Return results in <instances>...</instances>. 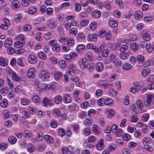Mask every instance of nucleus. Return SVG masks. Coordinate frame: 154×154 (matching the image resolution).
I'll use <instances>...</instances> for the list:
<instances>
[{
	"instance_id": "obj_1",
	"label": "nucleus",
	"mask_w": 154,
	"mask_h": 154,
	"mask_svg": "<svg viewBox=\"0 0 154 154\" xmlns=\"http://www.w3.org/2000/svg\"><path fill=\"white\" fill-rule=\"evenodd\" d=\"M39 76L43 81H46L50 77V74L49 72L45 70H42L39 75Z\"/></svg>"
},
{
	"instance_id": "obj_2",
	"label": "nucleus",
	"mask_w": 154,
	"mask_h": 154,
	"mask_svg": "<svg viewBox=\"0 0 154 154\" xmlns=\"http://www.w3.org/2000/svg\"><path fill=\"white\" fill-rule=\"evenodd\" d=\"M154 103V95L152 94H147L146 101H144V105L146 106H149Z\"/></svg>"
},
{
	"instance_id": "obj_3",
	"label": "nucleus",
	"mask_w": 154,
	"mask_h": 154,
	"mask_svg": "<svg viewBox=\"0 0 154 154\" xmlns=\"http://www.w3.org/2000/svg\"><path fill=\"white\" fill-rule=\"evenodd\" d=\"M77 69V67L75 65L71 64L69 67V70L67 71V73L69 75H73L76 73V71Z\"/></svg>"
},
{
	"instance_id": "obj_4",
	"label": "nucleus",
	"mask_w": 154,
	"mask_h": 154,
	"mask_svg": "<svg viewBox=\"0 0 154 154\" xmlns=\"http://www.w3.org/2000/svg\"><path fill=\"white\" fill-rule=\"evenodd\" d=\"M8 63V60L6 58L0 57V66L2 67L7 66Z\"/></svg>"
},
{
	"instance_id": "obj_5",
	"label": "nucleus",
	"mask_w": 154,
	"mask_h": 154,
	"mask_svg": "<svg viewBox=\"0 0 154 154\" xmlns=\"http://www.w3.org/2000/svg\"><path fill=\"white\" fill-rule=\"evenodd\" d=\"M98 35L97 34L95 33L90 34L87 35V39L88 41L91 42L92 41H95Z\"/></svg>"
},
{
	"instance_id": "obj_6",
	"label": "nucleus",
	"mask_w": 154,
	"mask_h": 154,
	"mask_svg": "<svg viewBox=\"0 0 154 154\" xmlns=\"http://www.w3.org/2000/svg\"><path fill=\"white\" fill-rule=\"evenodd\" d=\"M28 60L30 63L33 64L36 62L37 58L36 57L35 55L31 54L28 56Z\"/></svg>"
},
{
	"instance_id": "obj_7",
	"label": "nucleus",
	"mask_w": 154,
	"mask_h": 154,
	"mask_svg": "<svg viewBox=\"0 0 154 154\" xmlns=\"http://www.w3.org/2000/svg\"><path fill=\"white\" fill-rule=\"evenodd\" d=\"M63 101L65 103H70L71 101L72 98L70 95L68 94H65L63 96Z\"/></svg>"
},
{
	"instance_id": "obj_8",
	"label": "nucleus",
	"mask_w": 154,
	"mask_h": 154,
	"mask_svg": "<svg viewBox=\"0 0 154 154\" xmlns=\"http://www.w3.org/2000/svg\"><path fill=\"white\" fill-rule=\"evenodd\" d=\"M35 71V69L34 68H31L29 69L26 76L29 78L34 77V73Z\"/></svg>"
},
{
	"instance_id": "obj_9",
	"label": "nucleus",
	"mask_w": 154,
	"mask_h": 154,
	"mask_svg": "<svg viewBox=\"0 0 154 154\" xmlns=\"http://www.w3.org/2000/svg\"><path fill=\"white\" fill-rule=\"evenodd\" d=\"M48 26L51 29H54L56 26V23L52 20H48L47 22Z\"/></svg>"
},
{
	"instance_id": "obj_10",
	"label": "nucleus",
	"mask_w": 154,
	"mask_h": 154,
	"mask_svg": "<svg viewBox=\"0 0 154 154\" xmlns=\"http://www.w3.org/2000/svg\"><path fill=\"white\" fill-rule=\"evenodd\" d=\"M85 56L86 60L91 61L93 60L92 53L91 51L87 52L85 54Z\"/></svg>"
},
{
	"instance_id": "obj_11",
	"label": "nucleus",
	"mask_w": 154,
	"mask_h": 154,
	"mask_svg": "<svg viewBox=\"0 0 154 154\" xmlns=\"http://www.w3.org/2000/svg\"><path fill=\"white\" fill-rule=\"evenodd\" d=\"M44 139L48 143H51L54 141L52 137L48 135H45L44 137Z\"/></svg>"
},
{
	"instance_id": "obj_12",
	"label": "nucleus",
	"mask_w": 154,
	"mask_h": 154,
	"mask_svg": "<svg viewBox=\"0 0 154 154\" xmlns=\"http://www.w3.org/2000/svg\"><path fill=\"white\" fill-rule=\"evenodd\" d=\"M11 77L12 79L16 82H19L20 80V78L15 72H11Z\"/></svg>"
},
{
	"instance_id": "obj_13",
	"label": "nucleus",
	"mask_w": 154,
	"mask_h": 154,
	"mask_svg": "<svg viewBox=\"0 0 154 154\" xmlns=\"http://www.w3.org/2000/svg\"><path fill=\"white\" fill-rule=\"evenodd\" d=\"M12 44V39L11 38H8L5 41L4 44L5 47L6 48H10Z\"/></svg>"
},
{
	"instance_id": "obj_14",
	"label": "nucleus",
	"mask_w": 154,
	"mask_h": 154,
	"mask_svg": "<svg viewBox=\"0 0 154 154\" xmlns=\"http://www.w3.org/2000/svg\"><path fill=\"white\" fill-rule=\"evenodd\" d=\"M62 97L60 95L57 96L54 98V102L57 104H61L62 103Z\"/></svg>"
},
{
	"instance_id": "obj_15",
	"label": "nucleus",
	"mask_w": 154,
	"mask_h": 154,
	"mask_svg": "<svg viewBox=\"0 0 154 154\" xmlns=\"http://www.w3.org/2000/svg\"><path fill=\"white\" fill-rule=\"evenodd\" d=\"M92 15L93 17L95 18H97L100 17L101 13L98 10H95L92 13Z\"/></svg>"
},
{
	"instance_id": "obj_16",
	"label": "nucleus",
	"mask_w": 154,
	"mask_h": 154,
	"mask_svg": "<svg viewBox=\"0 0 154 154\" xmlns=\"http://www.w3.org/2000/svg\"><path fill=\"white\" fill-rule=\"evenodd\" d=\"M85 38L86 35L82 32H79L76 35V38L79 41H82Z\"/></svg>"
},
{
	"instance_id": "obj_17",
	"label": "nucleus",
	"mask_w": 154,
	"mask_h": 154,
	"mask_svg": "<svg viewBox=\"0 0 154 154\" xmlns=\"http://www.w3.org/2000/svg\"><path fill=\"white\" fill-rule=\"evenodd\" d=\"M103 139H101L97 144V148L98 150H100L103 149Z\"/></svg>"
},
{
	"instance_id": "obj_18",
	"label": "nucleus",
	"mask_w": 154,
	"mask_h": 154,
	"mask_svg": "<svg viewBox=\"0 0 154 154\" xmlns=\"http://www.w3.org/2000/svg\"><path fill=\"white\" fill-rule=\"evenodd\" d=\"M9 143L11 144H14L17 142V140L16 137L13 136H11L8 138Z\"/></svg>"
},
{
	"instance_id": "obj_19",
	"label": "nucleus",
	"mask_w": 154,
	"mask_h": 154,
	"mask_svg": "<svg viewBox=\"0 0 154 154\" xmlns=\"http://www.w3.org/2000/svg\"><path fill=\"white\" fill-rule=\"evenodd\" d=\"M113 100L110 98H108L105 100L104 99V103L106 105H112L113 103Z\"/></svg>"
},
{
	"instance_id": "obj_20",
	"label": "nucleus",
	"mask_w": 154,
	"mask_h": 154,
	"mask_svg": "<svg viewBox=\"0 0 154 154\" xmlns=\"http://www.w3.org/2000/svg\"><path fill=\"white\" fill-rule=\"evenodd\" d=\"M27 149L29 152L32 153L35 150V148L32 144L29 143L27 145Z\"/></svg>"
},
{
	"instance_id": "obj_21",
	"label": "nucleus",
	"mask_w": 154,
	"mask_h": 154,
	"mask_svg": "<svg viewBox=\"0 0 154 154\" xmlns=\"http://www.w3.org/2000/svg\"><path fill=\"white\" fill-rule=\"evenodd\" d=\"M36 12V8L34 6L30 7L28 11V13L30 14H35Z\"/></svg>"
},
{
	"instance_id": "obj_22",
	"label": "nucleus",
	"mask_w": 154,
	"mask_h": 154,
	"mask_svg": "<svg viewBox=\"0 0 154 154\" xmlns=\"http://www.w3.org/2000/svg\"><path fill=\"white\" fill-rule=\"evenodd\" d=\"M60 47L58 44H55L52 48V51L55 52H57L60 51Z\"/></svg>"
},
{
	"instance_id": "obj_23",
	"label": "nucleus",
	"mask_w": 154,
	"mask_h": 154,
	"mask_svg": "<svg viewBox=\"0 0 154 154\" xmlns=\"http://www.w3.org/2000/svg\"><path fill=\"white\" fill-rule=\"evenodd\" d=\"M32 133L29 131L26 130L24 131L23 133V136L25 137L30 138L32 136Z\"/></svg>"
},
{
	"instance_id": "obj_24",
	"label": "nucleus",
	"mask_w": 154,
	"mask_h": 154,
	"mask_svg": "<svg viewBox=\"0 0 154 154\" xmlns=\"http://www.w3.org/2000/svg\"><path fill=\"white\" fill-rule=\"evenodd\" d=\"M21 103L23 105H27L30 103V101L27 99L23 98L21 100Z\"/></svg>"
},
{
	"instance_id": "obj_25",
	"label": "nucleus",
	"mask_w": 154,
	"mask_h": 154,
	"mask_svg": "<svg viewBox=\"0 0 154 154\" xmlns=\"http://www.w3.org/2000/svg\"><path fill=\"white\" fill-rule=\"evenodd\" d=\"M143 39L146 41H149L151 39L150 36L147 32L144 33L142 35Z\"/></svg>"
},
{
	"instance_id": "obj_26",
	"label": "nucleus",
	"mask_w": 154,
	"mask_h": 154,
	"mask_svg": "<svg viewBox=\"0 0 154 154\" xmlns=\"http://www.w3.org/2000/svg\"><path fill=\"white\" fill-rule=\"evenodd\" d=\"M138 120L139 118L136 114H133L130 118V121L131 122H136Z\"/></svg>"
},
{
	"instance_id": "obj_27",
	"label": "nucleus",
	"mask_w": 154,
	"mask_h": 154,
	"mask_svg": "<svg viewBox=\"0 0 154 154\" xmlns=\"http://www.w3.org/2000/svg\"><path fill=\"white\" fill-rule=\"evenodd\" d=\"M85 48V46L83 44L79 45L76 48V51L77 52L80 53Z\"/></svg>"
},
{
	"instance_id": "obj_28",
	"label": "nucleus",
	"mask_w": 154,
	"mask_h": 154,
	"mask_svg": "<svg viewBox=\"0 0 154 154\" xmlns=\"http://www.w3.org/2000/svg\"><path fill=\"white\" fill-rule=\"evenodd\" d=\"M93 131L97 134H99L100 133L99 127H97V125L94 124L93 125L92 128Z\"/></svg>"
},
{
	"instance_id": "obj_29",
	"label": "nucleus",
	"mask_w": 154,
	"mask_h": 154,
	"mask_svg": "<svg viewBox=\"0 0 154 154\" xmlns=\"http://www.w3.org/2000/svg\"><path fill=\"white\" fill-rule=\"evenodd\" d=\"M103 65L102 63L99 62L97 63L96 66V69L98 71L101 72L103 69Z\"/></svg>"
},
{
	"instance_id": "obj_30",
	"label": "nucleus",
	"mask_w": 154,
	"mask_h": 154,
	"mask_svg": "<svg viewBox=\"0 0 154 154\" xmlns=\"http://www.w3.org/2000/svg\"><path fill=\"white\" fill-rule=\"evenodd\" d=\"M83 133L86 136L89 135L91 133V130L89 127L85 128L83 131Z\"/></svg>"
},
{
	"instance_id": "obj_31",
	"label": "nucleus",
	"mask_w": 154,
	"mask_h": 154,
	"mask_svg": "<svg viewBox=\"0 0 154 154\" xmlns=\"http://www.w3.org/2000/svg\"><path fill=\"white\" fill-rule=\"evenodd\" d=\"M131 49L134 51H137L139 49V45L135 43H133L131 45Z\"/></svg>"
},
{
	"instance_id": "obj_32",
	"label": "nucleus",
	"mask_w": 154,
	"mask_h": 154,
	"mask_svg": "<svg viewBox=\"0 0 154 154\" xmlns=\"http://www.w3.org/2000/svg\"><path fill=\"white\" fill-rule=\"evenodd\" d=\"M51 101L48 99L47 98L45 97L44 98L43 101V104L44 106H46L48 105H51Z\"/></svg>"
},
{
	"instance_id": "obj_33",
	"label": "nucleus",
	"mask_w": 154,
	"mask_h": 154,
	"mask_svg": "<svg viewBox=\"0 0 154 154\" xmlns=\"http://www.w3.org/2000/svg\"><path fill=\"white\" fill-rule=\"evenodd\" d=\"M53 115L57 116H60V110L58 108H55L52 111Z\"/></svg>"
},
{
	"instance_id": "obj_34",
	"label": "nucleus",
	"mask_w": 154,
	"mask_h": 154,
	"mask_svg": "<svg viewBox=\"0 0 154 154\" xmlns=\"http://www.w3.org/2000/svg\"><path fill=\"white\" fill-rule=\"evenodd\" d=\"M38 56L40 58L44 60H46L47 58L45 54L42 51L40 52L38 54Z\"/></svg>"
},
{
	"instance_id": "obj_35",
	"label": "nucleus",
	"mask_w": 154,
	"mask_h": 154,
	"mask_svg": "<svg viewBox=\"0 0 154 154\" xmlns=\"http://www.w3.org/2000/svg\"><path fill=\"white\" fill-rule=\"evenodd\" d=\"M129 57V54L128 53H121L119 54V57L122 60L127 59Z\"/></svg>"
},
{
	"instance_id": "obj_36",
	"label": "nucleus",
	"mask_w": 154,
	"mask_h": 154,
	"mask_svg": "<svg viewBox=\"0 0 154 154\" xmlns=\"http://www.w3.org/2000/svg\"><path fill=\"white\" fill-rule=\"evenodd\" d=\"M62 76V73L60 72H57L55 75L54 79L56 80L57 81L60 80Z\"/></svg>"
},
{
	"instance_id": "obj_37",
	"label": "nucleus",
	"mask_w": 154,
	"mask_h": 154,
	"mask_svg": "<svg viewBox=\"0 0 154 154\" xmlns=\"http://www.w3.org/2000/svg\"><path fill=\"white\" fill-rule=\"evenodd\" d=\"M150 72L149 69L146 68L143 69L142 71V75L143 76L145 77L148 75Z\"/></svg>"
},
{
	"instance_id": "obj_38",
	"label": "nucleus",
	"mask_w": 154,
	"mask_h": 154,
	"mask_svg": "<svg viewBox=\"0 0 154 154\" xmlns=\"http://www.w3.org/2000/svg\"><path fill=\"white\" fill-rule=\"evenodd\" d=\"M28 110L29 112L32 114H34L36 113L37 109L35 108H32L30 106L28 107Z\"/></svg>"
},
{
	"instance_id": "obj_39",
	"label": "nucleus",
	"mask_w": 154,
	"mask_h": 154,
	"mask_svg": "<svg viewBox=\"0 0 154 154\" xmlns=\"http://www.w3.org/2000/svg\"><path fill=\"white\" fill-rule=\"evenodd\" d=\"M109 25L112 27H116L118 26L117 22L114 20H110L109 22Z\"/></svg>"
},
{
	"instance_id": "obj_40",
	"label": "nucleus",
	"mask_w": 154,
	"mask_h": 154,
	"mask_svg": "<svg viewBox=\"0 0 154 154\" xmlns=\"http://www.w3.org/2000/svg\"><path fill=\"white\" fill-rule=\"evenodd\" d=\"M123 140L126 141H128L131 138L130 135L128 134H124L122 136Z\"/></svg>"
},
{
	"instance_id": "obj_41",
	"label": "nucleus",
	"mask_w": 154,
	"mask_h": 154,
	"mask_svg": "<svg viewBox=\"0 0 154 154\" xmlns=\"http://www.w3.org/2000/svg\"><path fill=\"white\" fill-rule=\"evenodd\" d=\"M12 5L15 8H17L19 7L20 4L19 2L17 0H14L12 2Z\"/></svg>"
},
{
	"instance_id": "obj_42",
	"label": "nucleus",
	"mask_w": 154,
	"mask_h": 154,
	"mask_svg": "<svg viewBox=\"0 0 154 154\" xmlns=\"http://www.w3.org/2000/svg\"><path fill=\"white\" fill-rule=\"evenodd\" d=\"M143 16V14L140 11L137 12L134 14L135 18L137 19H139L141 18Z\"/></svg>"
},
{
	"instance_id": "obj_43",
	"label": "nucleus",
	"mask_w": 154,
	"mask_h": 154,
	"mask_svg": "<svg viewBox=\"0 0 154 154\" xmlns=\"http://www.w3.org/2000/svg\"><path fill=\"white\" fill-rule=\"evenodd\" d=\"M137 105L138 107L140 109L142 110L143 107V103L142 101L138 100L137 101Z\"/></svg>"
},
{
	"instance_id": "obj_44",
	"label": "nucleus",
	"mask_w": 154,
	"mask_h": 154,
	"mask_svg": "<svg viewBox=\"0 0 154 154\" xmlns=\"http://www.w3.org/2000/svg\"><path fill=\"white\" fill-rule=\"evenodd\" d=\"M136 58L137 61L139 62H143L145 61L144 57L143 56L139 55Z\"/></svg>"
},
{
	"instance_id": "obj_45",
	"label": "nucleus",
	"mask_w": 154,
	"mask_h": 154,
	"mask_svg": "<svg viewBox=\"0 0 154 154\" xmlns=\"http://www.w3.org/2000/svg\"><path fill=\"white\" fill-rule=\"evenodd\" d=\"M100 85L103 87L104 88H106L108 85V83L106 81L102 80L100 82Z\"/></svg>"
},
{
	"instance_id": "obj_46",
	"label": "nucleus",
	"mask_w": 154,
	"mask_h": 154,
	"mask_svg": "<svg viewBox=\"0 0 154 154\" xmlns=\"http://www.w3.org/2000/svg\"><path fill=\"white\" fill-rule=\"evenodd\" d=\"M50 126L54 128H56L58 125L57 122L54 120H51L50 123Z\"/></svg>"
},
{
	"instance_id": "obj_47",
	"label": "nucleus",
	"mask_w": 154,
	"mask_h": 154,
	"mask_svg": "<svg viewBox=\"0 0 154 154\" xmlns=\"http://www.w3.org/2000/svg\"><path fill=\"white\" fill-rule=\"evenodd\" d=\"M32 100L35 103H38L40 102V97L37 95H35L33 97Z\"/></svg>"
},
{
	"instance_id": "obj_48",
	"label": "nucleus",
	"mask_w": 154,
	"mask_h": 154,
	"mask_svg": "<svg viewBox=\"0 0 154 154\" xmlns=\"http://www.w3.org/2000/svg\"><path fill=\"white\" fill-rule=\"evenodd\" d=\"M122 67L125 70H127L131 69L132 66L129 63H126L123 65Z\"/></svg>"
},
{
	"instance_id": "obj_49",
	"label": "nucleus",
	"mask_w": 154,
	"mask_h": 154,
	"mask_svg": "<svg viewBox=\"0 0 154 154\" xmlns=\"http://www.w3.org/2000/svg\"><path fill=\"white\" fill-rule=\"evenodd\" d=\"M8 144L5 142H3L0 144V149L4 150L7 148Z\"/></svg>"
},
{
	"instance_id": "obj_50",
	"label": "nucleus",
	"mask_w": 154,
	"mask_h": 154,
	"mask_svg": "<svg viewBox=\"0 0 154 154\" xmlns=\"http://www.w3.org/2000/svg\"><path fill=\"white\" fill-rule=\"evenodd\" d=\"M67 43L69 46H72L74 43V41L72 38H69L67 39Z\"/></svg>"
},
{
	"instance_id": "obj_51",
	"label": "nucleus",
	"mask_w": 154,
	"mask_h": 154,
	"mask_svg": "<svg viewBox=\"0 0 154 154\" xmlns=\"http://www.w3.org/2000/svg\"><path fill=\"white\" fill-rule=\"evenodd\" d=\"M24 44V43L17 41L15 43L14 45L16 47L19 48L22 47Z\"/></svg>"
},
{
	"instance_id": "obj_52",
	"label": "nucleus",
	"mask_w": 154,
	"mask_h": 154,
	"mask_svg": "<svg viewBox=\"0 0 154 154\" xmlns=\"http://www.w3.org/2000/svg\"><path fill=\"white\" fill-rule=\"evenodd\" d=\"M128 46L126 45H123L121 47L120 51L122 53H123L128 49Z\"/></svg>"
},
{
	"instance_id": "obj_53",
	"label": "nucleus",
	"mask_w": 154,
	"mask_h": 154,
	"mask_svg": "<svg viewBox=\"0 0 154 154\" xmlns=\"http://www.w3.org/2000/svg\"><path fill=\"white\" fill-rule=\"evenodd\" d=\"M2 114L4 116V119H6L10 116V114L8 110H4Z\"/></svg>"
},
{
	"instance_id": "obj_54",
	"label": "nucleus",
	"mask_w": 154,
	"mask_h": 154,
	"mask_svg": "<svg viewBox=\"0 0 154 154\" xmlns=\"http://www.w3.org/2000/svg\"><path fill=\"white\" fill-rule=\"evenodd\" d=\"M87 116L86 112L84 111H81L79 112L78 117L81 119H83L85 118Z\"/></svg>"
},
{
	"instance_id": "obj_55",
	"label": "nucleus",
	"mask_w": 154,
	"mask_h": 154,
	"mask_svg": "<svg viewBox=\"0 0 154 154\" xmlns=\"http://www.w3.org/2000/svg\"><path fill=\"white\" fill-rule=\"evenodd\" d=\"M113 63L116 66L118 67L121 66L122 64V63L121 61L120 60L117 59L115 60Z\"/></svg>"
},
{
	"instance_id": "obj_56",
	"label": "nucleus",
	"mask_w": 154,
	"mask_h": 154,
	"mask_svg": "<svg viewBox=\"0 0 154 154\" xmlns=\"http://www.w3.org/2000/svg\"><path fill=\"white\" fill-rule=\"evenodd\" d=\"M104 6L106 8L109 10H110L111 8V6L109 2L108 1L105 2L104 4Z\"/></svg>"
},
{
	"instance_id": "obj_57",
	"label": "nucleus",
	"mask_w": 154,
	"mask_h": 154,
	"mask_svg": "<svg viewBox=\"0 0 154 154\" xmlns=\"http://www.w3.org/2000/svg\"><path fill=\"white\" fill-rule=\"evenodd\" d=\"M45 38L47 40H49L52 38L51 33V32L46 33L44 35Z\"/></svg>"
},
{
	"instance_id": "obj_58",
	"label": "nucleus",
	"mask_w": 154,
	"mask_h": 154,
	"mask_svg": "<svg viewBox=\"0 0 154 154\" xmlns=\"http://www.w3.org/2000/svg\"><path fill=\"white\" fill-rule=\"evenodd\" d=\"M31 29V26L28 24H26L24 25L23 29L25 32H27L30 30Z\"/></svg>"
},
{
	"instance_id": "obj_59",
	"label": "nucleus",
	"mask_w": 154,
	"mask_h": 154,
	"mask_svg": "<svg viewBox=\"0 0 154 154\" xmlns=\"http://www.w3.org/2000/svg\"><path fill=\"white\" fill-rule=\"evenodd\" d=\"M59 65L61 68H64L66 66V64L64 60H62L59 62Z\"/></svg>"
},
{
	"instance_id": "obj_60",
	"label": "nucleus",
	"mask_w": 154,
	"mask_h": 154,
	"mask_svg": "<svg viewBox=\"0 0 154 154\" xmlns=\"http://www.w3.org/2000/svg\"><path fill=\"white\" fill-rule=\"evenodd\" d=\"M151 139L149 137H146L143 139L142 143L144 145L147 144L150 140Z\"/></svg>"
},
{
	"instance_id": "obj_61",
	"label": "nucleus",
	"mask_w": 154,
	"mask_h": 154,
	"mask_svg": "<svg viewBox=\"0 0 154 154\" xmlns=\"http://www.w3.org/2000/svg\"><path fill=\"white\" fill-rule=\"evenodd\" d=\"M96 140L95 137L94 136L91 135L88 138V141L89 143H92L95 141Z\"/></svg>"
},
{
	"instance_id": "obj_62",
	"label": "nucleus",
	"mask_w": 154,
	"mask_h": 154,
	"mask_svg": "<svg viewBox=\"0 0 154 154\" xmlns=\"http://www.w3.org/2000/svg\"><path fill=\"white\" fill-rule=\"evenodd\" d=\"M116 148V146L114 144H110L109 145L107 150H108L109 152L114 151Z\"/></svg>"
},
{
	"instance_id": "obj_63",
	"label": "nucleus",
	"mask_w": 154,
	"mask_h": 154,
	"mask_svg": "<svg viewBox=\"0 0 154 154\" xmlns=\"http://www.w3.org/2000/svg\"><path fill=\"white\" fill-rule=\"evenodd\" d=\"M81 6L79 3H76L75 5V10L76 11L79 12L81 9Z\"/></svg>"
},
{
	"instance_id": "obj_64",
	"label": "nucleus",
	"mask_w": 154,
	"mask_h": 154,
	"mask_svg": "<svg viewBox=\"0 0 154 154\" xmlns=\"http://www.w3.org/2000/svg\"><path fill=\"white\" fill-rule=\"evenodd\" d=\"M70 56L71 59H74L76 58L78 56V54L76 52H71L70 53Z\"/></svg>"
}]
</instances>
